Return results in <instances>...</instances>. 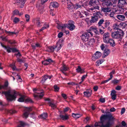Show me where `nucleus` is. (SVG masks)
<instances>
[{"label": "nucleus", "instance_id": "obj_1", "mask_svg": "<svg viewBox=\"0 0 127 127\" xmlns=\"http://www.w3.org/2000/svg\"><path fill=\"white\" fill-rule=\"evenodd\" d=\"M56 23L57 24V27L59 30L64 29L67 28L70 30L72 31L75 28V27L74 25V22L72 21H69L68 24H63L61 22L58 21H56Z\"/></svg>", "mask_w": 127, "mask_h": 127}, {"label": "nucleus", "instance_id": "obj_2", "mask_svg": "<svg viewBox=\"0 0 127 127\" xmlns=\"http://www.w3.org/2000/svg\"><path fill=\"white\" fill-rule=\"evenodd\" d=\"M2 93L5 95L7 99L9 101L15 100L18 95L17 92L11 90L7 92H3Z\"/></svg>", "mask_w": 127, "mask_h": 127}, {"label": "nucleus", "instance_id": "obj_3", "mask_svg": "<svg viewBox=\"0 0 127 127\" xmlns=\"http://www.w3.org/2000/svg\"><path fill=\"white\" fill-rule=\"evenodd\" d=\"M105 116L103 115L101 116L100 118V122H96L95 124V127H97V126H100L101 127H110L112 125V124H109V123H107L105 125H103V121L105 118Z\"/></svg>", "mask_w": 127, "mask_h": 127}, {"label": "nucleus", "instance_id": "obj_4", "mask_svg": "<svg viewBox=\"0 0 127 127\" xmlns=\"http://www.w3.org/2000/svg\"><path fill=\"white\" fill-rule=\"evenodd\" d=\"M124 34V32L122 30L120 31H117L112 33V37L114 38L121 39Z\"/></svg>", "mask_w": 127, "mask_h": 127}, {"label": "nucleus", "instance_id": "obj_5", "mask_svg": "<svg viewBox=\"0 0 127 127\" xmlns=\"http://www.w3.org/2000/svg\"><path fill=\"white\" fill-rule=\"evenodd\" d=\"M33 92L34 93H37V94H34V97L36 99H38L42 98L43 96V94L42 92H38L39 90L36 88H34L33 89Z\"/></svg>", "mask_w": 127, "mask_h": 127}, {"label": "nucleus", "instance_id": "obj_6", "mask_svg": "<svg viewBox=\"0 0 127 127\" xmlns=\"http://www.w3.org/2000/svg\"><path fill=\"white\" fill-rule=\"evenodd\" d=\"M100 14V13L99 12L94 13V16L92 17L91 22L92 23H94L97 21L98 18H99Z\"/></svg>", "mask_w": 127, "mask_h": 127}, {"label": "nucleus", "instance_id": "obj_7", "mask_svg": "<svg viewBox=\"0 0 127 127\" xmlns=\"http://www.w3.org/2000/svg\"><path fill=\"white\" fill-rule=\"evenodd\" d=\"M32 110L31 107H26L25 108L24 112L23 114V117L24 118H27L30 112Z\"/></svg>", "mask_w": 127, "mask_h": 127}, {"label": "nucleus", "instance_id": "obj_8", "mask_svg": "<svg viewBox=\"0 0 127 127\" xmlns=\"http://www.w3.org/2000/svg\"><path fill=\"white\" fill-rule=\"evenodd\" d=\"M110 35L108 32H107L104 33L103 37L104 42L106 43L108 42V40L110 39Z\"/></svg>", "mask_w": 127, "mask_h": 127}, {"label": "nucleus", "instance_id": "obj_9", "mask_svg": "<svg viewBox=\"0 0 127 127\" xmlns=\"http://www.w3.org/2000/svg\"><path fill=\"white\" fill-rule=\"evenodd\" d=\"M1 46L3 47H4L5 49L7 51L8 53H10L11 52H13L16 51H17L16 49L15 48H10L8 46H5L3 45L1 43Z\"/></svg>", "mask_w": 127, "mask_h": 127}, {"label": "nucleus", "instance_id": "obj_10", "mask_svg": "<svg viewBox=\"0 0 127 127\" xmlns=\"http://www.w3.org/2000/svg\"><path fill=\"white\" fill-rule=\"evenodd\" d=\"M17 5H19L21 8L23 7L26 0H15Z\"/></svg>", "mask_w": 127, "mask_h": 127}, {"label": "nucleus", "instance_id": "obj_11", "mask_svg": "<svg viewBox=\"0 0 127 127\" xmlns=\"http://www.w3.org/2000/svg\"><path fill=\"white\" fill-rule=\"evenodd\" d=\"M101 55L102 54L100 52L98 51L96 52L92 57L93 60H95L96 59L99 58L101 56Z\"/></svg>", "mask_w": 127, "mask_h": 127}, {"label": "nucleus", "instance_id": "obj_12", "mask_svg": "<svg viewBox=\"0 0 127 127\" xmlns=\"http://www.w3.org/2000/svg\"><path fill=\"white\" fill-rule=\"evenodd\" d=\"M89 34L87 33H84L81 36L82 39L84 41H87L89 38Z\"/></svg>", "mask_w": 127, "mask_h": 127}, {"label": "nucleus", "instance_id": "obj_13", "mask_svg": "<svg viewBox=\"0 0 127 127\" xmlns=\"http://www.w3.org/2000/svg\"><path fill=\"white\" fill-rule=\"evenodd\" d=\"M45 100L48 101L47 103L49 104V106H51L52 109H54L56 108V105L52 102L49 98H47L45 99Z\"/></svg>", "mask_w": 127, "mask_h": 127}, {"label": "nucleus", "instance_id": "obj_14", "mask_svg": "<svg viewBox=\"0 0 127 127\" xmlns=\"http://www.w3.org/2000/svg\"><path fill=\"white\" fill-rule=\"evenodd\" d=\"M67 8L69 10H71L73 8L74 6L70 0H67Z\"/></svg>", "mask_w": 127, "mask_h": 127}, {"label": "nucleus", "instance_id": "obj_15", "mask_svg": "<svg viewBox=\"0 0 127 127\" xmlns=\"http://www.w3.org/2000/svg\"><path fill=\"white\" fill-rule=\"evenodd\" d=\"M120 24H119L118 23H116L114 24L113 26V30L117 31H120V30H122L120 29Z\"/></svg>", "mask_w": 127, "mask_h": 127}, {"label": "nucleus", "instance_id": "obj_16", "mask_svg": "<svg viewBox=\"0 0 127 127\" xmlns=\"http://www.w3.org/2000/svg\"><path fill=\"white\" fill-rule=\"evenodd\" d=\"M33 22L38 27L41 26L42 25V23L40 22L39 18H36L34 19Z\"/></svg>", "mask_w": 127, "mask_h": 127}, {"label": "nucleus", "instance_id": "obj_17", "mask_svg": "<svg viewBox=\"0 0 127 127\" xmlns=\"http://www.w3.org/2000/svg\"><path fill=\"white\" fill-rule=\"evenodd\" d=\"M118 4V6L123 7L126 4V0H119Z\"/></svg>", "mask_w": 127, "mask_h": 127}, {"label": "nucleus", "instance_id": "obj_18", "mask_svg": "<svg viewBox=\"0 0 127 127\" xmlns=\"http://www.w3.org/2000/svg\"><path fill=\"white\" fill-rule=\"evenodd\" d=\"M92 93V90L90 89L87 90L86 91L84 92L83 93L85 96L89 97L91 96Z\"/></svg>", "mask_w": 127, "mask_h": 127}, {"label": "nucleus", "instance_id": "obj_19", "mask_svg": "<svg viewBox=\"0 0 127 127\" xmlns=\"http://www.w3.org/2000/svg\"><path fill=\"white\" fill-rule=\"evenodd\" d=\"M62 44L61 40H59L57 42L56 46H55V48H56L57 51H59L60 49L62 46Z\"/></svg>", "mask_w": 127, "mask_h": 127}, {"label": "nucleus", "instance_id": "obj_20", "mask_svg": "<svg viewBox=\"0 0 127 127\" xmlns=\"http://www.w3.org/2000/svg\"><path fill=\"white\" fill-rule=\"evenodd\" d=\"M76 71L77 72L80 74L83 73L85 72L84 69V68H81L80 66H78L76 69Z\"/></svg>", "mask_w": 127, "mask_h": 127}, {"label": "nucleus", "instance_id": "obj_21", "mask_svg": "<svg viewBox=\"0 0 127 127\" xmlns=\"http://www.w3.org/2000/svg\"><path fill=\"white\" fill-rule=\"evenodd\" d=\"M90 30L94 32L96 34H99V31L97 30V28L96 27L94 26L91 27L90 28Z\"/></svg>", "mask_w": 127, "mask_h": 127}, {"label": "nucleus", "instance_id": "obj_22", "mask_svg": "<svg viewBox=\"0 0 127 127\" xmlns=\"http://www.w3.org/2000/svg\"><path fill=\"white\" fill-rule=\"evenodd\" d=\"M116 91L114 90L112 91L111 92V98L112 99L114 100H115L116 98Z\"/></svg>", "mask_w": 127, "mask_h": 127}, {"label": "nucleus", "instance_id": "obj_23", "mask_svg": "<svg viewBox=\"0 0 127 127\" xmlns=\"http://www.w3.org/2000/svg\"><path fill=\"white\" fill-rule=\"evenodd\" d=\"M52 76H49L46 75H45L42 77L41 82L42 83H44L47 79L49 78L50 79Z\"/></svg>", "mask_w": 127, "mask_h": 127}, {"label": "nucleus", "instance_id": "obj_24", "mask_svg": "<svg viewBox=\"0 0 127 127\" xmlns=\"http://www.w3.org/2000/svg\"><path fill=\"white\" fill-rule=\"evenodd\" d=\"M53 62V61L51 59L46 60L42 62V64L45 65H48Z\"/></svg>", "mask_w": 127, "mask_h": 127}, {"label": "nucleus", "instance_id": "obj_25", "mask_svg": "<svg viewBox=\"0 0 127 127\" xmlns=\"http://www.w3.org/2000/svg\"><path fill=\"white\" fill-rule=\"evenodd\" d=\"M59 4L57 2H51L50 4V7L51 6L54 8H56L59 6Z\"/></svg>", "mask_w": 127, "mask_h": 127}, {"label": "nucleus", "instance_id": "obj_26", "mask_svg": "<svg viewBox=\"0 0 127 127\" xmlns=\"http://www.w3.org/2000/svg\"><path fill=\"white\" fill-rule=\"evenodd\" d=\"M60 118L63 120H67L69 118V116L68 115L65 114L64 115H60Z\"/></svg>", "mask_w": 127, "mask_h": 127}, {"label": "nucleus", "instance_id": "obj_27", "mask_svg": "<svg viewBox=\"0 0 127 127\" xmlns=\"http://www.w3.org/2000/svg\"><path fill=\"white\" fill-rule=\"evenodd\" d=\"M124 11V9L122 7L119 6L117 10H115V12L117 13H122Z\"/></svg>", "mask_w": 127, "mask_h": 127}, {"label": "nucleus", "instance_id": "obj_28", "mask_svg": "<svg viewBox=\"0 0 127 127\" xmlns=\"http://www.w3.org/2000/svg\"><path fill=\"white\" fill-rule=\"evenodd\" d=\"M108 118H109V121L107 123H109V124L111 123L112 124V125L113 123L110 122V121H114V120L115 119V118L113 117L111 115H109L108 116Z\"/></svg>", "mask_w": 127, "mask_h": 127}, {"label": "nucleus", "instance_id": "obj_29", "mask_svg": "<svg viewBox=\"0 0 127 127\" xmlns=\"http://www.w3.org/2000/svg\"><path fill=\"white\" fill-rule=\"evenodd\" d=\"M108 42L106 43H110V45L112 46H114L115 45V42L112 39L110 38L108 40Z\"/></svg>", "mask_w": 127, "mask_h": 127}, {"label": "nucleus", "instance_id": "obj_30", "mask_svg": "<svg viewBox=\"0 0 127 127\" xmlns=\"http://www.w3.org/2000/svg\"><path fill=\"white\" fill-rule=\"evenodd\" d=\"M117 18L119 20L121 21L125 20V17L124 15H119L117 16Z\"/></svg>", "mask_w": 127, "mask_h": 127}, {"label": "nucleus", "instance_id": "obj_31", "mask_svg": "<svg viewBox=\"0 0 127 127\" xmlns=\"http://www.w3.org/2000/svg\"><path fill=\"white\" fill-rule=\"evenodd\" d=\"M8 83L7 82H6L4 85H0V89H6L8 85Z\"/></svg>", "mask_w": 127, "mask_h": 127}, {"label": "nucleus", "instance_id": "obj_32", "mask_svg": "<svg viewBox=\"0 0 127 127\" xmlns=\"http://www.w3.org/2000/svg\"><path fill=\"white\" fill-rule=\"evenodd\" d=\"M68 67L66 66L65 65H63L60 68L61 70L63 73H64V72L63 71H66L68 70Z\"/></svg>", "mask_w": 127, "mask_h": 127}, {"label": "nucleus", "instance_id": "obj_33", "mask_svg": "<svg viewBox=\"0 0 127 127\" xmlns=\"http://www.w3.org/2000/svg\"><path fill=\"white\" fill-rule=\"evenodd\" d=\"M72 116L75 119H77L81 117L82 115L81 114L73 113L72 114Z\"/></svg>", "mask_w": 127, "mask_h": 127}, {"label": "nucleus", "instance_id": "obj_34", "mask_svg": "<svg viewBox=\"0 0 127 127\" xmlns=\"http://www.w3.org/2000/svg\"><path fill=\"white\" fill-rule=\"evenodd\" d=\"M110 53V51L109 49H105L104 52V55L105 56L104 57L107 56Z\"/></svg>", "mask_w": 127, "mask_h": 127}, {"label": "nucleus", "instance_id": "obj_35", "mask_svg": "<svg viewBox=\"0 0 127 127\" xmlns=\"http://www.w3.org/2000/svg\"><path fill=\"white\" fill-rule=\"evenodd\" d=\"M49 27V26L48 23H45L44 24L42 28L40 30V31H41L43 30L47 29Z\"/></svg>", "mask_w": 127, "mask_h": 127}, {"label": "nucleus", "instance_id": "obj_36", "mask_svg": "<svg viewBox=\"0 0 127 127\" xmlns=\"http://www.w3.org/2000/svg\"><path fill=\"white\" fill-rule=\"evenodd\" d=\"M102 11L104 12H109L111 11V9L109 8H102Z\"/></svg>", "mask_w": 127, "mask_h": 127}, {"label": "nucleus", "instance_id": "obj_37", "mask_svg": "<svg viewBox=\"0 0 127 127\" xmlns=\"http://www.w3.org/2000/svg\"><path fill=\"white\" fill-rule=\"evenodd\" d=\"M55 48V46H49L48 48L47 51L50 52H53L54 51V49Z\"/></svg>", "mask_w": 127, "mask_h": 127}, {"label": "nucleus", "instance_id": "obj_38", "mask_svg": "<svg viewBox=\"0 0 127 127\" xmlns=\"http://www.w3.org/2000/svg\"><path fill=\"white\" fill-rule=\"evenodd\" d=\"M95 40L93 38H91L90 41L88 42V44L90 46H92L93 44L95 43Z\"/></svg>", "mask_w": 127, "mask_h": 127}, {"label": "nucleus", "instance_id": "obj_39", "mask_svg": "<svg viewBox=\"0 0 127 127\" xmlns=\"http://www.w3.org/2000/svg\"><path fill=\"white\" fill-rule=\"evenodd\" d=\"M47 116V114L46 113H44L38 116L39 117L41 118L45 119Z\"/></svg>", "mask_w": 127, "mask_h": 127}, {"label": "nucleus", "instance_id": "obj_40", "mask_svg": "<svg viewBox=\"0 0 127 127\" xmlns=\"http://www.w3.org/2000/svg\"><path fill=\"white\" fill-rule=\"evenodd\" d=\"M26 124L24 122L20 121V122L19 125H18L17 127H23L25 126Z\"/></svg>", "mask_w": 127, "mask_h": 127}, {"label": "nucleus", "instance_id": "obj_41", "mask_svg": "<svg viewBox=\"0 0 127 127\" xmlns=\"http://www.w3.org/2000/svg\"><path fill=\"white\" fill-rule=\"evenodd\" d=\"M25 96L24 95L22 96L18 99V101L20 102L24 101Z\"/></svg>", "mask_w": 127, "mask_h": 127}, {"label": "nucleus", "instance_id": "obj_42", "mask_svg": "<svg viewBox=\"0 0 127 127\" xmlns=\"http://www.w3.org/2000/svg\"><path fill=\"white\" fill-rule=\"evenodd\" d=\"M103 61H104L103 59H100L96 62V65L98 66L102 63Z\"/></svg>", "mask_w": 127, "mask_h": 127}, {"label": "nucleus", "instance_id": "obj_43", "mask_svg": "<svg viewBox=\"0 0 127 127\" xmlns=\"http://www.w3.org/2000/svg\"><path fill=\"white\" fill-rule=\"evenodd\" d=\"M24 102H26L32 103V101L31 99L30 98H26L25 97Z\"/></svg>", "mask_w": 127, "mask_h": 127}, {"label": "nucleus", "instance_id": "obj_44", "mask_svg": "<svg viewBox=\"0 0 127 127\" xmlns=\"http://www.w3.org/2000/svg\"><path fill=\"white\" fill-rule=\"evenodd\" d=\"M120 24L121 27H122L123 28L127 27V24L126 23H120Z\"/></svg>", "mask_w": 127, "mask_h": 127}, {"label": "nucleus", "instance_id": "obj_45", "mask_svg": "<svg viewBox=\"0 0 127 127\" xmlns=\"http://www.w3.org/2000/svg\"><path fill=\"white\" fill-rule=\"evenodd\" d=\"M97 0H91L90 1V4L92 5H94L96 4Z\"/></svg>", "mask_w": 127, "mask_h": 127}, {"label": "nucleus", "instance_id": "obj_46", "mask_svg": "<svg viewBox=\"0 0 127 127\" xmlns=\"http://www.w3.org/2000/svg\"><path fill=\"white\" fill-rule=\"evenodd\" d=\"M83 7L84 8H85V7L83 5H82L79 4H76V5L75 6V8L76 9H77L79 8H82Z\"/></svg>", "mask_w": 127, "mask_h": 127}, {"label": "nucleus", "instance_id": "obj_47", "mask_svg": "<svg viewBox=\"0 0 127 127\" xmlns=\"http://www.w3.org/2000/svg\"><path fill=\"white\" fill-rule=\"evenodd\" d=\"M99 7L98 6H96L95 7H94L91 8H90L88 11L89 12H91V11H92L95 9H99Z\"/></svg>", "mask_w": 127, "mask_h": 127}, {"label": "nucleus", "instance_id": "obj_48", "mask_svg": "<svg viewBox=\"0 0 127 127\" xmlns=\"http://www.w3.org/2000/svg\"><path fill=\"white\" fill-rule=\"evenodd\" d=\"M25 17L26 21L27 22H29L30 19V16L28 14H26L25 15Z\"/></svg>", "mask_w": 127, "mask_h": 127}, {"label": "nucleus", "instance_id": "obj_49", "mask_svg": "<svg viewBox=\"0 0 127 127\" xmlns=\"http://www.w3.org/2000/svg\"><path fill=\"white\" fill-rule=\"evenodd\" d=\"M120 81V80H118L115 79L113 80L112 81V82L114 84H117Z\"/></svg>", "mask_w": 127, "mask_h": 127}, {"label": "nucleus", "instance_id": "obj_50", "mask_svg": "<svg viewBox=\"0 0 127 127\" xmlns=\"http://www.w3.org/2000/svg\"><path fill=\"white\" fill-rule=\"evenodd\" d=\"M41 45L38 43H36L35 44V46H32L33 48L34 49H35V47H41Z\"/></svg>", "mask_w": 127, "mask_h": 127}, {"label": "nucleus", "instance_id": "obj_51", "mask_svg": "<svg viewBox=\"0 0 127 127\" xmlns=\"http://www.w3.org/2000/svg\"><path fill=\"white\" fill-rule=\"evenodd\" d=\"M104 20L103 19H101L99 21L98 23V25L99 26H101V25H102L103 22Z\"/></svg>", "mask_w": 127, "mask_h": 127}, {"label": "nucleus", "instance_id": "obj_52", "mask_svg": "<svg viewBox=\"0 0 127 127\" xmlns=\"http://www.w3.org/2000/svg\"><path fill=\"white\" fill-rule=\"evenodd\" d=\"M54 88L55 92H58L59 90V88L58 87L57 85H55L54 86Z\"/></svg>", "mask_w": 127, "mask_h": 127}, {"label": "nucleus", "instance_id": "obj_53", "mask_svg": "<svg viewBox=\"0 0 127 127\" xmlns=\"http://www.w3.org/2000/svg\"><path fill=\"white\" fill-rule=\"evenodd\" d=\"M4 31L7 34L9 35H11L14 34H15V33L14 32H10L9 31H7L6 30Z\"/></svg>", "mask_w": 127, "mask_h": 127}, {"label": "nucleus", "instance_id": "obj_54", "mask_svg": "<svg viewBox=\"0 0 127 127\" xmlns=\"http://www.w3.org/2000/svg\"><path fill=\"white\" fill-rule=\"evenodd\" d=\"M10 66L12 69L13 70L16 69V67L15 65V64L14 63L10 64Z\"/></svg>", "mask_w": 127, "mask_h": 127}, {"label": "nucleus", "instance_id": "obj_55", "mask_svg": "<svg viewBox=\"0 0 127 127\" xmlns=\"http://www.w3.org/2000/svg\"><path fill=\"white\" fill-rule=\"evenodd\" d=\"M19 19L17 17H15L13 20V22L15 23H17L19 21Z\"/></svg>", "mask_w": 127, "mask_h": 127}, {"label": "nucleus", "instance_id": "obj_56", "mask_svg": "<svg viewBox=\"0 0 127 127\" xmlns=\"http://www.w3.org/2000/svg\"><path fill=\"white\" fill-rule=\"evenodd\" d=\"M19 11L17 10H14L13 12V14L14 15H18Z\"/></svg>", "mask_w": 127, "mask_h": 127}, {"label": "nucleus", "instance_id": "obj_57", "mask_svg": "<svg viewBox=\"0 0 127 127\" xmlns=\"http://www.w3.org/2000/svg\"><path fill=\"white\" fill-rule=\"evenodd\" d=\"M8 112L10 114H12L16 112V111L15 110L11 109L10 110H8Z\"/></svg>", "mask_w": 127, "mask_h": 127}, {"label": "nucleus", "instance_id": "obj_58", "mask_svg": "<svg viewBox=\"0 0 127 127\" xmlns=\"http://www.w3.org/2000/svg\"><path fill=\"white\" fill-rule=\"evenodd\" d=\"M30 117L33 119H35L36 118L35 115L34 113H31L30 115Z\"/></svg>", "mask_w": 127, "mask_h": 127}, {"label": "nucleus", "instance_id": "obj_59", "mask_svg": "<svg viewBox=\"0 0 127 127\" xmlns=\"http://www.w3.org/2000/svg\"><path fill=\"white\" fill-rule=\"evenodd\" d=\"M63 35V33L62 32H59L58 35V37L60 38Z\"/></svg>", "mask_w": 127, "mask_h": 127}, {"label": "nucleus", "instance_id": "obj_60", "mask_svg": "<svg viewBox=\"0 0 127 127\" xmlns=\"http://www.w3.org/2000/svg\"><path fill=\"white\" fill-rule=\"evenodd\" d=\"M87 75H84L82 77L81 80H82V81H83L87 77Z\"/></svg>", "mask_w": 127, "mask_h": 127}, {"label": "nucleus", "instance_id": "obj_61", "mask_svg": "<svg viewBox=\"0 0 127 127\" xmlns=\"http://www.w3.org/2000/svg\"><path fill=\"white\" fill-rule=\"evenodd\" d=\"M125 108H123L122 109L121 112V115H122L125 112Z\"/></svg>", "mask_w": 127, "mask_h": 127}, {"label": "nucleus", "instance_id": "obj_62", "mask_svg": "<svg viewBox=\"0 0 127 127\" xmlns=\"http://www.w3.org/2000/svg\"><path fill=\"white\" fill-rule=\"evenodd\" d=\"M109 81V80L108 79L104 80V81L102 82H101V84H104V83H106L107 82H108V81Z\"/></svg>", "mask_w": 127, "mask_h": 127}, {"label": "nucleus", "instance_id": "obj_63", "mask_svg": "<svg viewBox=\"0 0 127 127\" xmlns=\"http://www.w3.org/2000/svg\"><path fill=\"white\" fill-rule=\"evenodd\" d=\"M82 13L84 14L86 16L88 15H89V13L88 12H87L83 11L82 12Z\"/></svg>", "mask_w": 127, "mask_h": 127}, {"label": "nucleus", "instance_id": "obj_64", "mask_svg": "<svg viewBox=\"0 0 127 127\" xmlns=\"http://www.w3.org/2000/svg\"><path fill=\"white\" fill-rule=\"evenodd\" d=\"M7 41L8 43H9L11 44H12L15 43V42L14 41H12L11 40H8Z\"/></svg>", "mask_w": 127, "mask_h": 127}]
</instances>
